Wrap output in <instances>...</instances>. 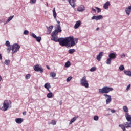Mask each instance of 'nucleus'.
I'll list each match as a JSON object with an SVG mask.
<instances>
[{
  "label": "nucleus",
  "mask_w": 131,
  "mask_h": 131,
  "mask_svg": "<svg viewBox=\"0 0 131 131\" xmlns=\"http://www.w3.org/2000/svg\"><path fill=\"white\" fill-rule=\"evenodd\" d=\"M29 33V32H28V31L27 30H25L24 32V34L25 35H28V34Z\"/></svg>",
  "instance_id": "nucleus-39"
},
{
  "label": "nucleus",
  "mask_w": 131,
  "mask_h": 131,
  "mask_svg": "<svg viewBox=\"0 0 131 131\" xmlns=\"http://www.w3.org/2000/svg\"><path fill=\"white\" fill-rule=\"evenodd\" d=\"M85 9V7H84V6L81 5L79 6L77 8L78 12H83Z\"/></svg>",
  "instance_id": "nucleus-12"
},
{
  "label": "nucleus",
  "mask_w": 131,
  "mask_h": 131,
  "mask_svg": "<svg viewBox=\"0 0 131 131\" xmlns=\"http://www.w3.org/2000/svg\"><path fill=\"white\" fill-rule=\"evenodd\" d=\"M72 79V77L71 76L68 77L67 79V82H69V81H70V80H71Z\"/></svg>",
  "instance_id": "nucleus-38"
},
{
  "label": "nucleus",
  "mask_w": 131,
  "mask_h": 131,
  "mask_svg": "<svg viewBox=\"0 0 131 131\" xmlns=\"http://www.w3.org/2000/svg\"><path fill=\"white\" fill-rule=\"evenodd\" d=\"M110 111H111V112H112V113H115V110H114L111 109Z\"/></svg>",
  "instance_id": "nucleus-44"
},
{
  "label": "nucleus",
  "mask_w": 131,
  "mask_h": 131,
  "mask_svg": "<svg viewBox=\"0 0 131 131\" xmlns=\"http://www.w3.org/2000/svg\"><path fill=\"white\" fill-rule=\"evenodd\" d=\"M111 58H110V57L107 59L106 61V64L108 65H110L111 64Z\"/></svg>",
  "instance_id": "nucleus-29"
},
{
  "label": "nucleus",
  "mask_w": 131,
  "mask_h": 131,
  "mask_svg": "<svg viewBox=\"0 0 131 131\" xmlns=\"http://www.w3.org/2000/svg\"><path fill=\"white\" fill-rule=\"evenodd\" d=\"M31 36H32L33 38H35V39H36V41L38 42H40L41 40V37H37L36 36V35L33 33L31 34Z\"/></svg>",
  "instance_id": "nucleus-9"
},
{
  "label": "nucleus",
  "mask_w": 131,
  "mask_h": 131,
  "mask_svg": "<svg viewBox=\"0 0 131 131\" xmlns=\"http://www.w3.org/2000/svg\"><path fill=\"white\" fill-rule=\"evenodd\" d=\"M99 29H100V28L98 27V28H97L96 30L98 31V30H99Z\"/></svg>",
  "instance_id": "nucleus-52"
},
{
  "label": "nucleus",
  "mask_w": 131,
  "mask_h": 131,
  "mask_svg": "<svg viewBox=\"0 0 131 131\" xmlns=\"http://www.w3.org/2000/svg\"><path fill=\"white\" fill-rule=\"evenodd\" d=\"M112 91H113V88L108 86H104L102 89H99V94H104L103 96L107 98L106 100V105H108L112 101L111 96L107 94Z\"/></svg>",
  "instance_id": "nucleus-2"
},
{
  "label": "nucleus",
  "mask_w": 131,
  "mask_h": 131,
  "mask_svg": "<svg viewBox=\"0 0 131 131\" xmlns=\"http://www.w3.org/2000/svg\"><path fill=\"white\" fill-rule=\"evenodd\" d=\"M93 119L94 120H95V121H98V120H99V116H94Z\"/></svg>",
  "instance_id": "nucleus-32"
},
{
  "label": "nucleus",
  "mask_w": 131,
  "mask_h": 131,
  "mask_svg": "<svg viewBox=\"0 0 131 131\" xmlns=\"http://www.w3.org/2000/svg\"><path fill=\"white\" fill-rule=\"evenodd\" d=\"M33 69L34 70L37 72H39V71L40 72V73L43 72V69L40 65L36 64V66H34Z\"/></svg>",
  "instance_id": "nucleus-8"
},
{
  "label": "nucleus",
  "mask_w": 131,
  "mask_h": 131,
  "mask_svg": "<svg viewBox=\"0 0 131 131\" xmlns=\"http://www.w3.org/2000/svg\"><path fill=\"white\" fill-rule=\"evenodd\" d=\"M31 75L30 74H28L26 75L25 78L26 79H29L31 77Z\"/></svg>",
  "instance_id": "nucleus-33"
},
{
  "label": "nucleus",
  "mask_w": 131,
  "mask_h": 131,
  "mask_svg": "<svg viewBox=\"0 0 131 131\" xmlns=\"http://www.w3.org/2000/svg\"><path fill=\"white\" fill-rule=\"evenodd\" d=\"M101 19H103V16L102 15L93 16L92 17V20H96V21H98V20H101Z\"/></svg>",
  "instance_id": "nucleus-11"
},
{
  "label": "nucleus",
  "mask_w": 131,
  "mask_h": 131,
  "mask_svg": "<svg viewBox=\"0 0 131 131\" xmlns=\"http://www.w3.org/2000/svg\"><path fill=\"white\" fill-rule=\"evenodd\" d=\"M7 50L8 53H10V52H11V50H12V48H8L7 49Z\"/></svg>",
  "instance_id": "nucleus-43"
},
{
  "label": "nucleus",
  "mask_w": 131,
  "mask_h": 131,
  "mask_svg": "<svg viewBox=\"0 0 131 131\" xmlns=\"http://www.w3.org/2000/svg\"><path fill=\"white\" fill-rule=\"evenodd\" d=\"M5 46H6V47H10L11 46V43H10V41H6L5 43Z\"/></svg>",
  "instance_id": "nucleus-34"
},
{
  "label": "nucleus",
  "mask_w": 131,
  "mask_h": 131,
  "mask_svg": "<svg viewBox=\"0 0 131 131\" xmlns=\"http://www.w3.org/2000/svg\"><path fill=\"white\" fill-rule=\"evenodd\" d=\"M96 67H93L90 69V71H91V72H94V71H96Z\"/></svg>",
  "instance_id": "nucleus-31"
},
{
  "label": "nucleus",
  "mask_w": 131,
  "mask_h": 131,
  "mask_svg": "<svg viewBox=\"0 0 131 131\" xmlns=\"http://www.w3.org/2000/svg\"><path fill=\"white\" fill-rule=\"evenodd\" d=\"M80 25H81V21L80 20L76 21L74 26L75 29H77V28H78Z\"/></svg>",
  "instance_id": "nucleus-14"
},
{
  "label": "nucleus",
  "mask_w": 131,
  "mask_h": 131,
  "mask_svg": "<svg viewBox=\"0 0 131 131\" xmlns=\"http://www.w3.org/2000/svg\"><path fill=\"white\" fill-rule=\"evenodd\" d=\"M51 40L55 41V42H59L60 46L61 47H65V46H68L69 42L71 43V47H74L78 41V39L76 38L74 39L73 36L67 37L66 38H58V37L51 38Z\"/></svg>",
  "instance_id": "nucleus-1"
},
{
  "label": "nucleus",
  "mask_w": 131,
  "mask_h": 131,
  "mask_svg": "<svg viewBox=\"0 0 131 131\" xmlns=\"http://www.w3.org/2000/svg\"><path fill=\"white\" fill-rule=\"evenodd\" d=\"M53 15L54 19H57V13H56V8H54L53 10Z\"/></svg>",
  "instance_id": "nucleus-20"
},
{
  "label": "nucleus",
  "mask_w": 131,
  "mask_h": 131,
  "mask_svg": "<svg viewBox=\"0 0 131 131\" xmlns=\"http://www.w3.org/2000/svg\"><path fill=\"white\" fill-rule=\"evenodd\" d=\"M57 123V121H56L55 120H52L51 121V124H52L53 125H56Z\"/></svg>",
  "instance_id": "nucleus-36"
},
{
  "label": "nucleus",
  "mask_w": 131,
  "mask_h": 131,
  "mask_svg": "<svg viewBox=\"0 0 131 131\" xmlns=\"http://www.w3.org/2000/svg\"><path fill=\"white\" fill-rule=\"evenodd\" d=\"M46 67H47V69L50 70V67H49V66H47Z\"/></svg>",
  "instance_id": "nucleus-50"
},
{
  "label": "nucleus",
  "mask_w": 131,
  "mask_h": 131,
  "mask_svg": "<svg viewBox=\"0 0 131 131\" xmlns=\"http://www.w3.org/2000/svg\"><path fill=\"white\" fill-rule=\"evenodd\" d=\"M47 91H48V92H49V93H52L51 92V90H50V88H48V89H47Z\"/></svg>",
  "instance_id": "nucleus-49"
},
{
  "label": "nucleus",
  "mask_w": 131,
  "mask_h": 131,
  "mask_svg": "<svg viewBox=\"0 0 131 131\" xmlns=\"http://www.w3.org/2000/svg\"><path fill=\"white\" fill-rule=\"evenodd\" d=\"M0 60H3V57H2V54L0 53Z\"/></svg>",
  "instance_id": "nucleus-46"
},
{
  "label": "nucleus",
  "mask_w": 131,
  "mask_h": 131,
  "mask_svg": "<svg viewBox=\"0 0 131 131\" xmlns=\"http://www.w3.org/2000/svg\"><path fill=\"white\" fill-rule=\"evenodd\" d=\"M73 53H75V49L69 50V54H73Z\"/></svg>",
  "instance_id": "nucleus-28"
},
{
  "label": "nucleus",
  "mask_w": 131,
  "mask_h": 131,
  "mask_svg": "<svg viewBox=\"0 0 131 131\" xmlns=\"http://www.w3.org/2000/svg\"><path fill=\"white\" fill-rule=\"evenodd\" d=\"M109 6H110V2L108 1L106 2V3L104 4L103 8L105 10H108V8H109Z\"/></svg>",
  "instance_id": "nucleus-18"
},
{
  "label": "nucleus",
  "mask_w": 131,
  "mask_h": 131,
  "mask_svg": "<svg viewBox=\"0 0 131 131\" xmlns=\"http://www.w3.org/2000/svg\"><path fill=\"white\" fill-rule=\"evenodd\" d=\"M130 89V84H129L126 88V91H129Z\"/></svg>",
  "instance_id": "nucleus-42"
},
{
  "label": "nucleus",
  "mask_w": 131,
  "mask_h": 131,
  "mask_svg": "<svg viewBox=\"0 0 131 131\" xmlns=\"http://www.w3.org/2000/svg\"><path fill=\"white\" fill-rule=\"evenodd\" d=\"M20 45L17 43L13 44L11 47L12 54L16 53L19 50H20Z\"/></svg>",
  "instance_id": "nucleus-5"
},
{
  "label": "nucleus",
  "mask_w": 131,
  "mask_h": 131,
  "mask_svg": "<svg viewBox=\"0 0 131 131\" xmlns=\"http://www.w3.org/2000/svg\"><path fill=\"white\" fill-rule=\"evenodd\" d=\"M70 65H71V64L70 63V61H67L65 64V67L68 68V67H69Z\"/></svg>",
  "instance_id": "nucleus-26"
},
{
  "label": "nucleus",
  "mask_w": 131,
  "mask_h": 131,
  "mask_svg": "<svg viewBox=\"0 0 131 131\" xmlns=\"http://www.w3.org/2000/svg\"><path fill=\"white\" fill-rule=\"evenodd\" d=\"M3 106L1 108L2 111H7L10 107V106L12 105V102L10 100H6L3 102Z\"/></svg>",
  "instance_id": "nucleus-4"
},
{
  "label": "nucleus",
  "mask_w": 131,
  "mask_h": 131,
  "mask_svg": "<svg viewBox=\"0 0 131 131\" xmlns=\"http://www.w3.org/2000/svg\"><path fill=\"white\" fill-rule=\"evenodd\" d=\"M2 76H1L0 75V81H2Z\"/></svg>",
  "instance_id": "nucleus-51"
},
{
  "label": "nucleus",
  "mask_w": 131,
  "mask_h": 131,
  "mask_svg": "<svg viewBox=\"0 0 131 131\" xmlns=\"http://www.w3.org/2000/svg\"><path fill=\"white\" fill-rule=\"evenodd\" d=\"M58 24L56 25V29H55L51 34L52 38L54 37H57L59 33L62 32V29H61V25H60V21H57Z\"/></svg>",
  "instance_id": "nucleus-3"
},
{
  "label": "nucleus",
  "mask_w": 131,
  "mask_h": 131,
  "mask_svg": "<svg viewBox=\"0 0 131 131\" xmlns=\"http://www.w3.org/2000/svg\"><path fill=\"white\" fill-rule=\"evenodd\" d=\"M119 69H120L121 71L124 70V66H123V65H121V66L119 67Z\"/></svg>",
  "instance_id": "nucleus-37"
},
{
  "label": "nucleus",
  "mask_w": 131,
  "mask_h": 131,
  "mask_svg": "<svg viewBox=\"0 0 131 131\" xmlns=\"http://www.w3.org/2000/svg\"><path fill=\"white\" fill-rule=\"evenodd\" d=\"M102 57H103V52H100L96 57V59L98 61H101V59H102Z\"/></svg>",
  "instance_id": "nucleus-16"
},
{
  "label": "nucleus",
  "mask_w": 131,
  "mask_h": 131,
  "mask_svg": "<svg viewBox=\"0 0 131 131\" xmlns=\"http://www.w3.org/2000/svg\"><path fill=\"white\" fill-rule=\"evenodd\" d=\"M124 73H125V74H126V75L131 77V71H130L124 70Z\"/></svg>",
  "instance_id": "nucleus-21"
},
{
  "label": "nucleus",
  "mask_w": 131,
  "mask_h": 131,
  "mask_svg": "<svg viewBox=\"0 0 131 131\" xmlns=\"http://www.w3.org/2000/svg\"><path fill=\"white\" fill-rule=\"evenodd\" d=\"M50 76H51V77H56V73L54 72H51L50 73Z\"/></svg>",
  "instance_id": "nucleus-30"
},
{
  "label": "nucleus",
  "mask_w": 131,
  "mask_h": 131,
  "mask_svg": "<svg viewBox=\"0 0 131 131\" xmlns=\"http://www.w3.org/2000/svg\"><path fill=\"white\" fill-rule=\"evenodd\" d=\"M44 88L47 89H51V84H50V83H46L44 85Z\"/></svg>",
  "instance_id": "nucleus-23"
},
{
  "label": "nucleus",
  "mask_w": 131,
  "mask_h": 131,
  "mask_svg": "<svg viewBox=\"0 0 131 131\" xmlns=\"http://www.w3.org/2000/svg\"><path fill=\"white\" fill-rule=\"evenodd\" d=\"M23 115H26V111L23 112Z\"/></svg>",
  "instance_id": "nucleus-47"
},
{
  "label": "nucleus",
  "mask_w": 131,
  "mask_h": 131,
  "mask_svg": "<svg viewBox=\"0 0 131 131\" xmlns=\"http://www.w3.org/2000/svg\"><path fill=\"white\" fill-rule=\"evenodd\" d=\"M32 4H35L36 3V0H31Z\"/></svg>",
  "instance_id": "nucleus-45"
},
{
  "label": "nucleus",
  "mask_w": 131,
  "mask_h": 131,
  "mask_svg": "<svg viewBox=\"0 0 131 131\" xmlns=\"http://www.w3.org/2000/svg\"><path fill=\"white\" fill-rule=\"evenodd\" d=\"M130 7V8H131V5L130 6H129Z\"/></svg>",
  "instance_id": "nucleus-53"
},
{
  "label": "nucleus",
  "mask_w": 131,
  "mask_h": 131,
  "mask_svg": "<svg viewBox=\"0 0 131 131\" xmlns=\"http://www.w3.org/2000/svg\"><path fill=\"white\" fill-rule=\"evenodd\" d=\"M15 122L18 124H21V123L23 122V119L21 118H17L15 119Z\"/></svg>",
  "instance_id": "nucleus-17"
},
{
  "label": "nucleus",
  "mask_w": 131,
  "mask_h": 131,
  "mask_svg": "<svg viewBox=\"0 0 131 131\" xmlns=\"http://www.w3.org/2000/svg\"><path fill=\"white\" fill-rule=\"evenodd\" d=\"M125 13L127 14L128 16H129L131 12V7L130 6H128L125 8Z\"/></svg>",
  "instance_id": "nucleus-13"
},
{
  "label": "nucleus",
  "mask_w": 131,
  "mask_h": 131,
  "mask_svg": "<svg viewBox=\"0 0 131 131\" xmlns=\"http://www.w3.org/2000/svg\"><path fill=\"white\" fill-rule=\"evenodd\" d=\"M123 110L126 113H127L128 112V107L126 106H124L123 107Z\"/></svg>",
  "instance_id": "nucleus-24"
},
{
  "label": "nucleus",
  "mask_w": 131,
  "mask_h": 131,
  "mask_svg": "<svg viewBox=\"0 0 131 131\" xmlns=\"http://www.w3.org/2000/svg\"><path fill=\"white\" fill-rule=\"evenodd\" d=\"M117 55L115 53H111L108 55V57L110 58H111L112 60H114L115 59H116V56Z\"/></svg>",
  "instance_id": "nucleus-10"
},
{
  "label": "nucleus",
  "mask_w": 131,
  "mask_h": 131,
  "mask_svg": "<svg viewBox=\"0 0 131 131\" xmlns=\"http://www.w3.org/2000/svg\"><path fill=\"white\" fill-rule=\"evenodd\" d=\"M120 57L122 58H125V54H124V53H123L120 55Z\"/></svg>",
  "instance_id": "nucleus-41"
},
{
  "label": "nucleus",
  "mask_w": 131,
  "mask_h": 131,
  "mask_svg": "<svg viewBox=\"0 0 131 131\" xmlns=\"http://www.w3.org/2000/svg\"><path fill=\"white\" fill-rule=\"evenodd\" d=\"M62 1H65V0H62Z\"/></svg>",
  "instance_id": "nucleus-54"
},
{
  "label": "nucleus",
  "mask_w": 131,
  "mask_h": 131,
  "mask_svg": "<svg viewBox=\"0 0 131 131\" xmlns=\"http://www.w3.org/2000/svg\"><path fill=\"white\" fill-rule=\"evenodd\" d=\"M95 8L98 10L97 13H101V9L99 7H95Z\"/></svg>",
  "instance_id": "nucleus-40"
},
{
  "label": "nucleus",
  "mask_w": 131,
  "mask_h": 131,
  "mask_svg": "<svg viewBox=\"0 0 131 131\" xmlns=\"http://www.w3.org/2000/svg\"><path fill=\"white\" fill-rule=\"evenodd\" d=\"M13 18H14V15L9 17L7 20V23H8L9 21H11Z\"/></svg>",
  "instance_id": "nucleus-35"
},
{
  "label": "nucleus",
  "mask_w": 131,
  "mask_h": 131,
  "mask_svg": "<svg viewBox=\"0 0 131 131\" xmlns=\"http://www.w3.org/2000/svg\"><path fill=\"white\" fill-rule=\"evenodd\" d=\"M77 118H78V117H74V118H73L70 123L69 124H72V123H73V122H74V121H75V120H76V119H77Z\"/></svg>",
  "instance_id": "nucleus-22"
},
{
  "label": "nucleus",
  "mask_w": 131,
  "mask_h": 131,
  "mask_svg": "<svg viewBox=\"0 0 131 131\" xmlns=\"http://www.w3.org/2000/svg\"><path fill=\"white\" fill-rule=\"evenodd\" d=\"M69 4L73 8H75V2L76 0H69Z\"/></svg>",
  "instance_id": "nucleus-15"
},
{
  "label": "nucleus",
  "mask_w": 131,
  "mask_h": 131,
  "mask_svg": "<svg viewBox=\"0 0 131 131\" xmlns=\"http://www.w3.org/2000/svg\"><path fill=\"white\" fill-rule=\"evenodd\" d=\"M80 84L82 86L88 88H89V82L86 80V77L84 76L80 80Z\"/></svg>",
  "instance_id": "nucleus-6"
},
{
  "label": "nucleus",
  "mask_w": 131,
  "mask_h": 131,
  "mask_svg": "<svg viewBox=\"0 0 131 131\" xmlns=\"http://www.w3.org/2000/svg\"><path fill=\"white\" fill-rule=\"evenodd\" d=\"M54 28V26H51L48 28V31L47 34H51V33L52 32V30H53V29Z\"/></svg>",
  "instance_id": "nucleus-19"
},
{
  "label": "nucleus",
  "mask_w": 131,
  "mask_h": 131,
  "mask_svg": "<svg viewBox=\"0 0 131 131\" xmlns=\"http://www.w3.org/2000/svg\"><path fill=\"white\" fill-rule=\"evenodd\" d=\"M119 127L122 129L123 131L126 130V128H131V122H126L123 124H119Z\"/></svg>",
  "instance_id": "nucleus-7"
},
{
  "label": "nucleus",
  "mask_w": 131,
  "mask_h": 131,
  "mask_svg": "<svg viewBox=\"0 0 131 131\" xmlns=\"http://www.w3.org/2000/svg\"><path fill=\"white\" fill-rule=\"evenodd\" d=\"M92 10L93 11V12H96V9L93 8H92Z\"/></svg>",
  "instance_id": "nucleus-48"
},
{
  "label": "nucleus",
  "mask_w": 131,
  "mask_h": 131,
  "mask_svg": "<svg viewBox=\"0 0 131 131\" xmlns=\"http://www.w3.org/2000/svg\"><path fill=\"white\" fill-rule=\"evenodd\" d=\"M47 98H53V93L52 92H49L47 94Z\"/></svg>",
  "instance_id": "nucleus-27"
},
{
  "label": "nucleus",
  "mask_w": 131,
  "mask_h": 131,
  "mask_svg": "<svg viewBox=\"0 0 131 131\" xmlns=\"http://www.w3.org/2000/svg\"><path fill=\"white\" fill-rule=\"evenodd\" d=\"M10 60H6L4 61L5 65H7V66H9V65H10Z\"/></svg>",
  "instance_id": "nucleus-25"
}]
</instances>
